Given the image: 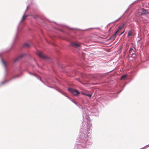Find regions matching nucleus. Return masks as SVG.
<instances>
[{"label": "nucleus", "mask_w": 149, "mask_h": 149, "mask_svg": "<svg viewBox=\"0 0 149 149\" xmlns=\"http://www.w3.org/2000/svg\"><path fill=\"white\" fill-rule=\"evenodd\" d=\"M25 54L24 53H22L20 54L18 57L15 58L14 60V62H17L19 59L23 57L25 55Z\"/></svg>", "instance_id": "20e7f679"}, {"label": "nucleus", "mask_w": 149, "mask_h": 149, "mask_svg": "<svg viewBox=\"0 0 149 149\" xmlns=\"http://www.w3.org/2000/svg\"><path fill=\"white\" fill-rule=\"evenodd\" d=\"M31 75H34L37 77L38 79L41 80V78L40 77L38 76L37 74L35 73L32 74V73H30Z\"/></svg>", "instance_id": "6e6552de"}, {"label": "nucleus", "mask_w": 149, "mask_h": 149, "mask_svg": "<svg viewBox=\"0 0 149 149\" xmlns=\"http://www.w3.org/2000/svg\"><path fill=\"white\" fill-rule=\"evenodd\" d=\"M30 46V45L28 43H26L24 45V47H29Z\"/></svg>", "instance_id": "9d476101"}, {"label": "nucleus", "mask_w": 149, "mask_h": 149, "mask_svg": "<svg viewBox=\"0 0 149 149\" xmlns=\"http://www.w3.org/2000/svg\"><path fill=\"white\" fill-rule=\"evenodd\" d=\"M147 146H148V147L149 146V145H148Z\"/></svg>", "instance_id": "dca6fc26"}, {"label": "nucleus", "mask_w": 149, "mask_h": 149, "mask_svg": "<svg viewBox=\"0 0 149 149\" xmlns=\"http://www.w3.org/2000/svg\"><path fill=\"white\" fill-rule=\"evenodd\" d=\"M37 55L40 58H46V56L44 55L42 52L40 51H38L37 52Z\"/></svg>", "instance_id": "7ed1b4c3"}, {"label": "nucleus", "mask_w": 149, "mask_h": 149, "mask_svg": "<svg viewBox=\"0 0 149 149\" xmlns=\"http://www.w3.org/2000/svg\"><path fill=\"white\" fill-rule=\"evenodd\" d=\"M81 43H73L72 45L74 46L75 47H77L80 46V45Z\"/></svg>", "instance_id": "423d86ee"}, {"label": "nucleus", "mask_w": 149, "mask_h": 149, "mask_svg": "<svg viewBox=\"0 0 149 149\" xmlns=\"http://www.w3.org/2000/svg\"><path fill=\"white\" fill-rule=\"evenodd\" d=\"M133 50V49L132 48H130L129 50V53L130 55H134L135 53V52Z\"/></svg>", "instance_id": "39448f33"}, {"label": "nucleus", "mask_w": 149, "mask_h": 149, "mask_svg": "<svg viewBox=\"0 0 149 149\" xmlns=\"http://www.w3.org/2000/svg\"><path fill=\"white\" fill-rule=\"evenodd\" d=\"M68 90L72 93L74 95H75L80 94V93L78 90L76 89H74L72 88H68Z\"/></svg>", "instance_id": "f03ea898"}, {"label": "nucleus", "mask_w": 149, "mask_h": 149, "mask_svg": "<svg viewBox=\"0 0 149 149\" xmlns=\"http://www.w3.org/2000/svg\"><path fill=\"white\" fill-rule=\"evenodd\" d=\"M127 76V75H123L120 78L121 80H124L125 79Z\"/></svg>", "instance_id": "0eeeda50"}, {"label": "nucleus", "mask_w": 149, "mask_h": 149, "mask_svg": "<svg viewBox=\"0 0 149 149\" xmlns=\"http://www.w3.org/2000/svg\"><path fill=\"white\" fill-rule=\"evenodd\" d=\"M82 94H83V95H86V94L85 93H82Z\"/></svg>", "instance_id": "2eb2a0df"}, {"label": "nucleus", "mask_w": 149, "mask_h": 149, "mask_svg": "<svg viewBox=\"0 0 149 149\" xmlns=\"http://www.w3.org/2000/svg\"><path fill=\"white\" fill-rule=\"evenodd\" d=\"M132 34V31H129L128 33V34H127V37H129L130 36H131Z\"/></svg>", "instance_id": "1a4fd4ad"}, {"label": "nucleus", "mask_w": 149, "mask_h": 149, "mask_svg": "<svg viewBox=\"0 0 149 149\" xmlns=\"http://www.w3.org/2000/svg\"><path fill=\"white\" fill-rule=\"evenodd\" d=\"M124 24H123L121 26H120L118 29L116 31L114 34L112 36L111 38V39L113 40H114L117 36L116 34L119 32V31L122 29L123 28L124 26Z\"/></svg>", "instance_id": "f257e3e1"}, {"label": "nucleus", "mask_w": 149, "mask_h": 149, "mask_svg": "<svg viewBox=\"0 0 149 149\" xmlns=\"http://www.w3.org/2000/svg\"><path fill=\"white\" fill-rule=\"evenodd\" d=\"M2 62L3 65H4L5 67H6V63L3 60H2Z\"/></svg>", "instance_id": "f8f14e48"}, {"label": "nucleus", "mask_w": 149, "mask_h": 149, "mask_svg": "<svg viewBox=\"0 0 149 149\" xmlns=\"http://www.w3.org/2000/svg\"><path fill=\"white\" fill-rule=\"evenodd\" d=\"M27 17V15H24L22 17V21H23Z\"/></svg>", "instance_id": "9b49d317"}, {"label": "nucleus", "mask_w": 149, "mask_h": 149, "mask_svg": "<svg viewBox=\"0 0 149 149\" xmlns=\"http://www.w3.org/2000/svg\"><path fill=\"white\" fill-rule=\"evenodd\" d=\"M124 31L123 32H122V33H121L119 35V36H120V35H122V34H123V33H124Z\"/></svg>", "instance_id": "4468645a"}, {"label": "nucleus", "mask_w": 149, "mask_h": 149, "mask_svg": "<svg viewBox=\"0 0 149 149\" xmlns=\"http://www.w3.org/2000/svg\"><path fill=\"white\" fill-rule=\"evenodd\" d=\"M86 95L87 96H88L91 97L92 95L91 94H86Z\"/></svg>", "instance_id": "ddd939ff"}]
</instances>
